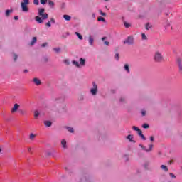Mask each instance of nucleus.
<instances>
[{
  "instance_id": "1",
  "label": "nucleus",
  "mask_w": 182,
  "mask_h": 182,
  "mask_svg": "<svg viewBox=\"0 0 182 182\" xmlns=\"http://www.w3.org/2000/svg\"><path fill=\"white\" fill-rule=\"evenodd\" d=\"M48 13L45 12L43 8L38 9V16L35 17V21L37 23H43V21L48 19Z\"/></svg>"
},
{
  "instance_id": "2",
  "label": "nucleus",
  "mask_w": 182,
  "mask_h": 182,
  "mask_svg": "<svg viewBox=\"0 0 182 182\" xmlns=\"http://www.w3.org/2000/svg\"><path fill=\"white\" fill-rule=\"evenodd\" d=\"M28 5H29V0H23L21 3V8L23 12H29V7H28Z\"/></svg>"
},
{
  "instance_id": "3",
  "label": "nucleus",
  "mask_w": 182,
  "mask_h": 182,
  "mask_svg": "<svg viewBox=\"0 0 182 182\" xmlns=\"http://www.w3.org/2000/svg\"><path fill=\"white\" fill-rule=\"evenodd\" d=\"M154 59L155 62H158V63L163 62V60H164V58H163V55H161L160 51L155 52Z\"/></svg>"
},
{
  "instance_id": "4",
  "label": "nucleus",
  "mask_w": 182,
  "mask_h": 182,
  "mask_svg": "<svg viewBox=\"0 0 182 182\" xmlns=\"http://www.w3.org/2000/svg\"><path fill=\"white\" fill-rule=\"evenodd\" d=\"M176 65L178 66L179 73H182V60H181V58L178 57L176 58Z\"/></svg>"
},
{
  "instance_id": "5",
  "label": "nucleus",
  "mask_w": 182,
  "mask_h": 182,
  "mask_svg": "<svg viewBox=\"0 0 182 182\" xmlns=\"http://www.w3.org/2000/svg\"><path fill=\"white\" fill-rule=\"evenodd\" d=\"M92 85H93V88L90 90V93L93 96H96V95L97 94V85H96V82H93Z\"/></svg>"
},
{
  "instance_id": "6",
  "label": "nucleus",
  "mask_w": 182,
  "mask_h": 182,
  "mask_svg": "<svg viewBox=\"0 0 182 182\" xmlns=\"http://www.w3.org/2000/svg\"><path fill=\"white\" fill-rule=\"evenodd\" d=\"M124 45H133V37L129 36L124 41Z\"/></svg>"
},
{
  "instance_id": "7",
  "label": "nucleus",
  "mask_w": 182,
  "mask_h": 182,
  "mask_svg": "<svg viewBox=\"0 0 182 182\" xmlns=\"http://www.w3.org/2000/svg\"><path fill=\"white\" fill-rule=\"evenodd\" d=\"M20 105L18 104H14L13 108L11 109V113H16L18 112V109H19Z\"/></svg>"
},
{
  "instance_id": "8",
  "label": "nucleus",
  "mask_w": 182,
  "mask_h": 182,
  "mask_svg": "<svg viewBox=\"0 0 182 182\" xmlns=\"http://www.w3.org/2000/svg\"><path fill=\"white\" fill-rule=\"evenodd\" d=\"M33 82L36 85V86H39L42 85V81H41L39 78H37V77L33 78Z\"/></svg>"
},
{
  "instance_id": "9",
  "label": "nucleus",
  "mask_w": 182,
  "mask_h": 182,
  "mask_svg": "<svg viewBox=\"0 0 182 182\" xmlns=\"http://www.w3.org/2000/svg\"><path fill=\"white\" fill-rule=\"evenodd\" d=\"M140 146L141 147V149H143V150H145V151H146L147 153H149V151H151V150H153V144L149 145V149H146V146H144L143 145H140Z\"/></svg>"
},
{
  "instance_id": "10",
  "label": "nucleus",
  "mask_w": 182,
  "mask_h": 182,
  "mask_svg": "<svg viewBox=\"0 0 182 182\" xmlns=\"http://www.w3.org/2000/svg\"><path fill=\"white\" fill-rule=\"evenodd\" d=\"M94 41H95V39L93 38V37H92V36H90L88 37V42H89V44L90 45V46H93Z\"/></svg>"
},
{
  "instance_id": "11",
  "label": "nucleus",
  "mask_w": 182,
  "mask_h": 182,
  "mask_svg": "<svg viewBox=\"0 0 182 182\" xmlns=\"http://www.w3.org/2000/svg\"><path fill=\"white\" fill-rule=\"evenodd\" d=\"M80 65H81V66H85V65H86V59L80 58Z\"/></svg>"
},
{
  "instance_id": "12",
  "label": "nucleus",
  "mask_w": 182,
  "mask_h": 182,
  "mask_svg": "<svg viewBox=\"0 0 182 182\" xmlns=\"http://www.w3.org/2000/svg\"><path fill=\"white\" fill-rule=\"evenodd\" d=\"M124 70H126L127 73H130V68H129V64H124Z\"/></svg>"
},
{
  "instance_id": "13",
  "label": "nucleus",
  "mask_w": 182,
  "mask_h": 182,
  "mask_svg": "<svg viewBox=\"0 0 182 182\" xmlns=\"http://www.w3.org/2000/svg\"><path fill=\"white\" fill-rule=\"evenodd\" d=\"M44 124L46 126V127H50V126H52V122L45 121Z\"/></svg>"
},
{
  "instance_id": "14",
  "label": "nucleus",
  "mask_w": 182,
  "mask_h": 182,
  "mask_svg": "<svg viewBox=\"0 0 182 182\" xmlns=\"http://www.w3.org/2000/svg\"><path fill=\"white\" fill-rule=\"evenodd\" d=\"M63 18L64 19H65V21H70V19H72V17L69 15H63Z\"/></svg>"
},
{
  "instance_id": "15",
  "label": "nucleus",
  "mask_w": 182,
  "mask_h": 182,
  "mask_svg": "<svg viewBox=\"0 0 182 182\" xmlns=\"http://www.w3.org/2000/svg\"><path fill=\"white\" fill-rule=\"evenodd\" d=\"M161 170H164V171H166V172L168 171V168H167L166 165H161Z\"/></svg>"
},
{
  "instance_id": "16",
  "label": "nucleus",
  "mask_w": 182,
  "mask_h": 182,
  "mask_svg": "<svg viewBox=\"0 0 182 182\" xmlns=\"http://www.w3.org/2000/svg\"><path fill=\"white\" fill-rule=\"evenodd\" d=\"M75 33L77 36L78 39H80V41H82L83 39V36L82 35H80V33H79V32H75Z\"/></svg>"
},
{
  "instance_id": "17",
  "label": "nucleus",
  "mask_w": 182,
  "mask_h": 182,
  "mask_svg": "<svg viewBox=\"0 0 182 182\" xmlns=\"http://www.w3.org/2000/svg\"><path fill=\"white\" fill-rule=\"evenodd\" d=\"M61 144H62L63 149H66V140L63 139L61 141Z\"/></svg>"
},
{
  "instance_id": "18",
  "label": "nucleus",
  "mask_w": 182,
  "mask_h": 182,
  "mask_svg": "<svg viewBox=\"0 0 182 182\" xmlns=\"http://www.w3.org/2000/svg\"><path fill=\"white\" fill-rule=\"evenodd\" d=\"M97 21L99 22H106V20L105 19V18L102 17V16H100L97 18Z\"/></svg>"
},
{
  "instance_id": "19",
  "label": "nucleus",
  "mask_w": 182,
  "mask_h": 182,
  "mask_svg": "<svg viewBox=\"0 0 182 182\" xmlns=\"http://www.w3.org/2000/svg\"><path fill=\"white\" fill-rule=\"evenodd\" d=\"M36 41H37L36 37H33L32 41L31 42V46H32L35 45V43H36Z\"/></svg>"
},
{
  "instance_id": "20",
  "label": "nucleus",
  "mask_w": 182,
  "mask_h": 182,
  "mask_svg": "<svg viewBox=\"0 0 182 182\" xmlns=\"http://www.w3.org/2000/svg\"><path fill=\"white\" fill-rule=\"evenodd\" d=\"M73 65H75L77 68H80V64H79V62L77 61H73Z\"/></svg>"
},
{
  "instance_id": "21",
  "label": "nucleus",
  "mask_w": 182,
  "mask_h": 182,
  "mask_svg": "<svg viewBox=\"0 0 182 182\" xmlns=\"http://www.w3.org/2000/svg\"><path fill=\"white\" fill-rule=\"evenodd\" d=\"M127 139H129V141L132 143L133 142V136L132 134H129L127 136Z\"/></svg>"
},
{
  "instance_id": "22",
  "label": "nucleus",
  "mask_w": 182,
  "mask_h": 182,
  "mask_svg": "<svg viewBox=\"0 0 182 182\" xmlns=\"http://www.w3.org/2000/svg\"><path fill=\"white\" fill-rule=\"evenodd\" d=\"M35 137H36V135H35L34 134H31L29 136L30 140H34Z\"/></svg>"
},
{
  "instance_id": "23",
  "label": "nucleus",
  "mask_w": 182,
  "mask_h": 182,
  "mask_svg": "<svg viewBox=\"0 0 182 182\" xmlns=\"http://www.w3.org/2000/svg\"><path fill=\"white\" fill-rule=\"evenodd\" d=\"M12 14V10H6V16H9Z\"/></svg>"
},
{
  "instance_id": "24",
  "label": "nucleus",
  "mask_w": 182,
  "mask_h": 182,
  "mask_svg": "<svg viewBox=\"0 0 182 182\" xmlns=\"http://www.w3.org/2000/svg\"><path fill=\"white\" fill-rule=\"evenodd\" d=\"M146 29L147 30V31H149V29H151V24H150V23H146Z\"/></svg>"
},
{
  "instance_id": "25",
  "label": "nucleus",
  "mask_w": 182,
  "mask_h": 182,
  "mask_svg": "<svg viewBox=\"0 0 182 182\" xmlns=\"http://www.w3.org/2000/svg\"><path fill=\"white\" fill-rule=\"evenodd\" d=\"M141 38H142V41H147V36H146V34L142 33Z\"/></svg>"
},
{
  "instance_id": "26",
  "label": "nucleus",
  "mask_w": 182,
  "mask_h": 182,
  "mask_svg": "<svg viewBox=\"0 0 182 182\" xmlns=\"http://www.w3.org/2000/svg\"><path fill=\"white\" fill-rule=\"evenodd\" d=\"M53 50H54V52H56V53H59V52H60V48H55L53 49Z\"/></svg>"
},
{
  "instance_id": "27",
  "label": "nucleus",
  "mask_w": 182,
  "mask_h": 182,
  "mask_svg": "<svg viewBox=\"0 0 182 182\" xmlns=\"http://www.w3.org/2000/svg\"><path fill=\"white\" fill-rule=\"evenodd\" d=\"M48 5H50L51 6V8H53L55 3H53V1L49 0L48 1Z\"/></svg>"
},
{
  "instance_id": "28",
  "label": "nucleus",
  "mask_w": 182,
  "mask_h": 182,
  "mask_svg": "<svg viewBox=\"0 0 182 182\" xmlns=\"http://www.w3.org/2000/svg\"><path fill=\"white\" fill-rule=\"evenodd\" d=\"M132 129L135 130V132H140V129L137 128L136 126H133Z\"/></svg>"
},
{
  "instance_id": "29",
  "label": "nucleus",
  "mask_w": 182,
  "mask_h": 182,
  "mask_svg": "<svg viewBox=\"0 0 182 182\" xmlns=\"http://www.w3.org/2000/svg\"><path fill=\"white\" fill-rule=\"evenodd\" d=\"M149 162H146L144 164V168H146V170H147V168H149Z\"/></svg>"
},
{
  "instance_id": "30",
  "label": "nucleus",
  "mask_w": 182,
  "mask_h": 182,
  "mask_svg": "<svg viewBox=\"0 0 182 182\" xmlns=\"http://www.w3.org/2000/svg\"><path fill=\"white\" fill-rule=\"evenodd\" d=\"M40 2L42 5H45L48 2V0H40Z\"/></svg>"
},
{
  "instance_id": "31",
  "label": "nucleus",
  "mask_w": 182,
  "mask_h": 182,
  "mask_svg": "<svg viewBox=\"0 0 182 182\" xmlns=\"http://www.w3.org/2000/svg\"><path fill=\"white\" fill-rule=\"evenodd\" d=\"M142 127L144 129H149V127H150V126L149 124H144Z\"/></svg>"
},
{
  "instance_id": "32",
  "label": "nucleus",
  "mask_w": 182,
  "mask_h": 182,
  "mask_svg": "<svg viewBox=\"0 0 182 182\" xmlns=\"http://www.w3.org/2000/svg\"><path fill=\"white\" fill-rule=\"evenodd\" d=\"M67 130L70 132V133H73V128L72 127H67Z\"/></svg>"
},
{
  "instance_id": "33",
  "label": "nucleus",
  "mask_w": 182,
  "mask_h": 182,
  "mask_svg": "<svg viewBox=\"0 0 182 182\" xmlns=\"http://www.w3.org/2000/svg\"><path fill=\"white\" fill-rule=\"evenodd\" d=\"M124 25L125 28H130V23H129L124 22Z\"/></svg>"
},
{
  "instance_id": "34",
  "label": "nucleus",
  "mask_w": 182,
  "mask_h": 182,
  "mask_svg": "<svg viewBox=\"0 0 182 182\" xmlns=\"http://www.w3.org/2000/svg\"><path fill=\"white\" fill-rule=\"evenodd\" d=\"M115 59L116 60H119V59H120V56L119 55V53L115 54Z\"/></svg>"
},
{
  "instance_id": "35",
  "label": "nucleus",
  "mask_w": 182,
  "mask_h": 182,
  "mask_svg": "<svg viewBox=\"0 0 182 182\" xmlns=\"http://www.w3.org/2000/svg\"><path fill=\"white\" fill-rule=\"evenodd\" d=\"M17 59H18V55L14 54V62H16Z\"/></svg>"
},
{
  "instance_id": "36",
  "label": "nucleus",
  "mask_w": 182,
  "mask_h": 182,
  "mask_svg": "<svg viewBox=\"0 0 182 182\" xmlns=\"http://www.w3.org/2000/svg\"><path fill=\"white\" fill-rule=\"evenodd\" d=\"M34 5H39V0H33Z\"/></svg>"
},
{
  "instance_id": "37",
  "label": "nucleus",
  "mask_w": 182,
  "mask_h": 182,
  "mask_svg": "<svg viewBox=\"0 0 182 182\" xmlns=\"http://www.w3.org/2000/svg\"><path fill=\"white\" fill-rule=\"evenodd\" d=\"M100 14L102 15V16H106V13H104L102 10H100Z\"/></svg>"
},
{
  "instance_id": "38",
  "label": "nucleus",
  "mask_w": 182,
  "mask_h": 182,
  "mask_svg": "<svg viewBox=\"0 0 182 182\" xmlns=\"http://www.w3.org/2000/svg\"><path fill=\"white\" fill-rule=\"evenodd\" d=\"M38 116H39V112L36 111V112H35V114H34V117H38Z\"/></svg>"
},
{
  "instance_id": "39",
  "label": "nucleus",
  "mask_w": 182,
  "mask_h": 182,
  "mask_svg": "<svg viewBox=\"0 0 182 182\" xmlns=\"http://www.w3.org/2000/svg\"><path fill=\"white\" fill-rule=\"evenodd\" d=\"M140 136V137H141V139H142V140H146V136H144V135L143 134H141V135H139Z\"/></svg>"
},
{
  "instance_id": "40",
  "label": "nucleus",
  "mask_w": 182,
  "mask_h": 182,
  "mask_svg": "<svg viewBox=\"0 0 182 182\" xmlns=\"http://www.w3.org/2000/svg\"><path fill=\"white\" fill-rule=\"evenodd\" d=\"M170 177H171V178H176V175L173 173H169Z\"/></svg>"
},
{
  "instance_id": "41",
  "label": "nucleus",
  "mask_w": 182,
  "mask_h": 182,
  "mask_svg": "<svg viewBox=\"0 0 182 182\" xmlns=\"http://www.w3.org/2000/svg\"><path fill=\"white\" fill-rule=\"evenodd\" d=\"M46 25L48 28H50V26H52V25L50 24V21L47 22Z\"/></svg>"
},
{
  "instance_id": "42",
  "label": "nucleus",
  "mask_w": 182,
  "mask_h": 182,
  "mask_svg": "<svg viewBox=\"0 0 182 182\" xmlns=\"http://www.w3.org/2000/svg\"><path fill=\"white\" fill-rule=\"evenodd\" d=\"M104 43L106 46H109V45H110V43L109 41H105Z\"/></svg>"
},
{
  "instance_id": "43",
  "label": "nucleus",
  "mask_w": 182,
  "mask_h": 182,
  "mask_svg": "<svg viewBox=\"0 0 182 182\" xmlns=\"http://www.w3.org/2000/svg\"><path fill=\"white\" fill-rule=\"evenodd\" d=\"M42 48H45L46 46H48V43H44L41 45Z\"/></svg>"
},
{
  "instance_id": "44",
  "label": "nucleus",
  "mask_w": 182,
  "mask_h": 182,
  "mask_svg": "<svg viewBox=\"0 0 182 182\" xmlns=\"http://www.w3.org/2000/svg\"><path fill=\"white\" fill-rule=\"evenodd\" d=\"M141 115L146 116V111H144V110L141 111Z\"/></svg>"
},
{
  "instance_id": "45",
  "label": "nucleus",
  "mask_w": 182,
  "mask_h": 182,
  "mask_svg": "<svg viewBox=\"0 0 182 182\" xmlns=\"http://www.w3.org/2000/svg\"><path fill=\"white\" fill-rule=\"evenodd\" d=\"M138 134H139V136H141V134H143V132H141V131L139 129V131H138Z\"/></svg>"
},
{
  "instance_id": "46",
  "label": "nucleus",
  "mask_w": 182,
  "mask_h": 182,
  "mask_svg": "<svg viewBox=\"0 0 182 182\" xmlns=\"http://www.w3.org/2000/svg\"><path fill=\"white\" fill-rule=\"evenodd\" d=\"M52 22V23H55V18H50V23Z\"/></svg>"
},
{
  "instance_id": "47",
  "label": "nucleus",
  "mask_w": 182,
  "mask_h": 182,
  "mask_svg": "<svg viewBox=\"0 0 182 182\" xmlns=\"http://www.w3.org/2000/svg\"><path fill=\"white\" fill-rule=\"evenodd\" d=\"M20 113L23 116V114H25V111L20 110Z\"/></svg>"
},
{
  "instance_id": "48",
  "label": "nucleus",
  "mask_w": 182,
  "mask_h": 182,
  "mask_svg": "<svg viewBox=\"0 0 182 182\" xmlns=\"http://www.w3.org/2000/svg\"><path fill=\"white\" fill-rule=\"evenodd\" d=\"M150 140H151V141H154V137H153V136H150Z\"/></svg>"
},
{
  "instance_id": "49",
  "label": "nucleus",
  "mask_w": 182,
  "mask_h": 182,
  "mask_svg": "<svg viewBox=\"0 0 182 182\" xmlns=\"http://www.w3.org/2000/svg\"><path fill=\"white\" fill-rule=\"evenodd\" d=\"M14 19L15 21H18V19H19V17L18 16H14Z\"/></svg>"
},
{
  "instance_id": "50",
  "label": "nucleus",
  "mask_w": 182,
  "mask_h": 182,
  "mask_svg": "<svg viewBox=\"0 0 182 182\" xmlns=\"http://www.w3.org/2000/svg\"><path fill=\"white\" fill-rule=\"evenodd\" d=\"M65 63H66L67 65H69V60H65Z\"/></svg>"
},
{
  "instance_id": "51",
  "label": "nucleus",
  "mask_w": 182,
  "mask_h": 182,
  "mask_svg": "<svg viewBox=\"0 0 182 182\" xmlns=\"http://www.w3.org/2000/svg\"><path fill=\"white\" fill-rule=\"evenodd\" d=\"M28 151H29V153H31V151H32V148H28Z\"/></svg>"
},
{
  "instance_id": "52",
  "label": "nucleus",
  "mask_w": 182,
  "mask_h": 182,
  "mask_svg": "<svg viewBox=\"0 0 182 182\" xmlns=\"http://www.w3.org/2000/svg\"><path fill=\"white\" fill-rule=\"evenodd\" d=\"M105 39H107V37H102V41H105Z\"/></svg>"
},
{
  "instance_id": "53",
  "label": "nucleus",
  "mask_w": 182,
  "mask_h": 182,
  "mask_svg": "<svg viewBox=\"0 0 182 182\" xmlns=\"http://www.w3.org/2000/svg\"><path fill=\"white\" fill-rule=\"evenodd\" d=\"M124 99H123V98L120 99V102H124Z\"/></svg>"
},
{
  "instance_id": "54",
  "label": "nucleus",
  "mask_w": 182,
  "mask_h": 182,
  "mask_svg": "<svg viewBox=\"0 0 182 182\" xmlns=\"http://www.w3.org/2000/svg\"><path fill=\"white\" fill-rule=\"evenodd\" d=\"M28 72V70H25L24 73H26Z\"/></svg>"
},
{
  "instance_id": "55",
  "label": "nucleus",
  "mask_w": 182,
  "mask_h": 182,
  "mask_svg": "<svg viewBox=\"0 0 182 182\" xmlns=\"http://www.w3.org/2000/svg\"><path fill=\"white\" fill-rule=\"evenodd\" d=\"M2 151V149L0 148V153Z\"/></svg>"
},
{
  "instance_id": "56",
  "label": "nucleus",
  "mask_w": 182,
  "mask_h": 182,
  "mask_svg": "<svg viewBox=\"0 0 182 182\" xmlns=\"http://www.w3.org/2000/svg\"><path fill=\"white\" fill-rule=\"evenodd\" d=\"M105 1H107L108 0H105Z\"/></svg>"
}]
</instances>
